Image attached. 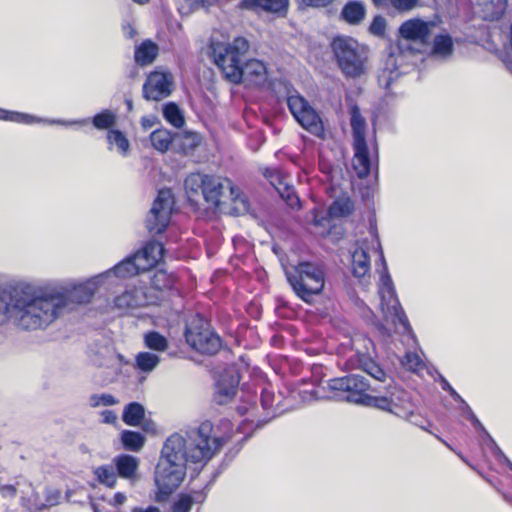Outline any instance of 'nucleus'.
<instances>
[{
    "mask_svg": "<svg viewBox=\"0 0 512 512\" xmlns=\"http://www.w3.org/2000/svg\"><path fill=\"white\" fill-rule=\"evenodd\" d=\"M106 286L101 275L74 284L64 293H37L28 282L0 291V323L13 321L24 330L44 329L70 309V303H89Z\"/></svg>",
    "mask_w": 512,
    "mask_h": 512,
    "instance_id": "1",
    "label": "nucleus"
},
{
    "mask_svg": "<svg viewBox=\"0 0 512 512\" xmlns=\"http://www.w3.org/2000/svg\"><path fill=\"white\" fill-rule=\"evenodd\" d=\"M355 354L350 361L379 383L385 384V391L372 386L365 377L351 374L329 380L328 388L336 392L335 398L350 403L373 407L399 418L407 419L411 414L409 397L405 390L392 385V378L373 360L369 339L358 337L353 340Z\"/></svg>",
    "mask_w": 512,
    "mask_h": 512,
    "instance_id": "2",
    "label": "nucleus"
},
{
    "mask_svg": "<svg viewBox=\"0 0 512 512\" xmlns=\"http://www.w3.org/2000/svg\"><path fill=\"white\" fill-rule=\"evenodd\" d=\"M212 431V423L204 421L196 429L174 433L166 439L155 469L157 501L167 500L180 486L189 462L205 465L220 449V439L212 437Z\"/></svg>",
    "mask_w": 512,
    "mask_h": 512,
    "instance_id": "3",
    "label": "nucleus"
},
{
    "mask_svg": "<svg viewBox=\"0 0 512 512\" xmlns=\"http://www.w3.org/2000/svg\"><path fill=\"white\" fill-rule=\"evenodd\" d=\"M249 49L250 43L244 37H236L231 43L212 38L209 45L210 56L226 79L234 84L262 86L268 80L267 68L257 59H250L243 63Z\"/></svg>",
    "mask_w": 512,
    "mask_h": 512,
    "instance_id": "4",
    "label": "nucleus"
},
{
    "mask_svg": "<svg viewBox=\"0 0 512 512\" xmlns=\"http://www.w3.org/2000/svg\"><path fill=\"white\" fill-rule=\"evenodd\" d=\"M184 188L193 205L204 201L219 212L233 216L243 215L249 210L247 199L228 178L191 173L185 179Z\"/></svg>",
    "mask_w": 512,
    "mask_h": 512,
    "instance_id": "5",
    "label": "nucleus"
},
{
    "mask_svg": "<svg viewBox=\"0 0 512 512\" xmlns=\"http://www.w3.org/2000/svg\"><path fill=\"white\" fill-rule=\"evenodd\" d=\"M331 48L336 63L347 78H360L367 72L368 48L356 39L338 35L333 38Z\"/></svg>",
    "mask_w": 512,
    "mask_h": 512,
    "instance_id": "6",
    "label": "nucleus"
},
{
    "mask_svg": "<svg viewBox=\"0 0 512 512\" xmlns=\"http://www.w3.org/2000/svg\"><path fill=\"white\" fill-rule=\"evenodd\" d=\"M285 275L296 295L307 303L324 288V272L314 263L300 262L286 267Z\"/></svg>",
    "mask_w": 512,
    "mask_h": 512,
    "instance_id": "7",
    "label": "nucleus"
},
{
    "mask_svg": "<svg viewBox=\"0 0 512 512\" xmlns=\"http://www.w3.org/2000/svg\"><path fill=\"white\" fill-rule=\"evenodd\" d=\"M187 343L202 354H215L221 347L220 337L214 333L209 324L201 319H194L188 324L185 332Z\"/></svg>",
    "mask_w": 512,
    "mask_h": 512,
    "instance_id": "8",
    "label": "nucleus"
},
{
    "mask_svg": "<svg viewBox=\"0 0 512 512\" xmlns=\"http://www.w3.org/2000/svg\"><path fill=\"white\" fill-rule=\"evenodd\" d=\"M378 294L380 296V307L386 321L395 326L400 324L405 329L408 328L407 318L396 297L392 279L386 266L384 267V273L381 275Z\"/></svg>",
    "mask_w": 512,
    "mask_h": 512,
    "instance_id": "9",
    "label": "nucleus"
},
{
    "mask_svg": "<svg viewBox=\"0 0 512 512\" xmlns=\"http://www.w3.org/2000/svg\"><path fill=\"white\" fill-rule=\"evenodd\" d=\"M174 203L170 189H162L158 192L145 221L146 228L151 234H160L167 228Z\"/></svg>",
    "mask_w": 512,
    "mask_h": 512,
    "instance_id": "10",
    "label": "nucleus"
},
{
    "mask_svg": "<svg viewBox=\"0 0 512 512\" xmlns=\"http://www.w3.org/2000/svg\"><path fill=\"white\" fill-rule=\"evenodd\" d=\"M287 105L295 120L304 129L315 136L323 134L324 127L320 116L303 96L298 93L289 95Z\"/></svg>",
    "mask_w": 512,
    "mask_h": 512,
    "instance_id": "11",
    "label": "nucleus"
},
{
    "mask_svg": "<svg viewBox=\"0 0 512 512\" xmlns=\"http://www.w3.org/2000/svg\"><path fill=\"white\" fill-rule=\"evenodd\" d=\"M91 363L105 369L110 381H114L129 364L125 357L116 352L111 345H100L93 348L89 355Z\"/></svg>",
    "mask_w": 512,
    "mask_h": 512,
    "instance_id": "12",
    "label": "nucleus"
},
{
    "mask_svg": "<svg viewBox=\"0 0 512 512\" xmlns=\"http://www.w3.org/2000/svg\"><path fill=\"white\" fill-rule=\"evenodd\" d=\"M379 252V257L385 263L378 236L374 233L369 238L356 242V248L352 253V269L356 277H364L370 270V253Z\"/></svg>",
    "mask_w": 512,
    "mask_h": 512,
    "instance_id": "13",
    "label": "nucleus"
},
{
    "mask_svg": "<svg viewBox=\"0 0 512 512\" xmlns=\"http://www.w3.org/2000/svg\"><path fill=\"white\" fill-rule=\"evenodd\" d=\"M160 299L157 295H151L147 289L134 288L126 290L122 294L118 295L113 300V309L119 311V313H128L131 310L154 305Z\"/></svg>",
    "mask_w": 512,
    "mask_h": 512,
    "instance_id": "14",
    "label": "nucleus"
},
{
    "mask_svg": "<svg viewBox=\"0 0 512 512\" xmlns=\"http://www.w3.org/2000/svg\"><path fill=\"white\" fill-rule=\"evenodd\" d=\"M173 76L164 70H155L149 74L143 85V95L147 100L160 101L172 93Z\"/></svg>",
    "mask_w": 512,
    "mask_h": 512,
    "instance_id": "15",
    "label": "nucleus"
},
{
    "mask_svg": "<svg viewBox=\"0 0 512 512\" xmlns=\"http://www.w3.org/2000/svg\"><path fill=\"white\" fill-rule=\"evenodd\" d=\"M432 26L429 22L413 18L401 24L399 34L405 40L424 44L430 38Z\"/></svg>",
    "mask_w": 512,
    "mask_h": 512,
    "instance_id": "16",
    "label": "nucleus"
},
{
    "mask_svg": "<svg viewBox=\"0 0 512 512\" xmlns=\"http://www.w3.org/2000/svg\"><path fill=\"white\" fill-rule=\"evenodd\" d=\"M140 267L141 265L137 260H135V255H133L132 257L121 261L112 269L100 273V275L105 285L110 286L115 283L116 279H125L144 272Z\"/></svg>",
    "mask_w": 512,
    "mask_h": 512,
    "instance_id": "17",
    "label": "nucleus"
},
{
    "mask_svg": "<svg viewBox=\"0 0 512 512\" xmlns=\"http://www.w3.org/2000/svg\"><path fill=\"white\" fill-rule=\"evenodd\" d=\"M239 376L235 370L225 371L215 385L214 399L220 404L228 403L236 394Z\"/></svg>",
    "mask_w": 512,
    "mask_h": 512,
    "instance_id": "18",
    "label": "nucleus"
},
{
    "mask_svg": "<svg viewBox=\"0 0 512 512\" xmlns=\"http://www.w3.org/2000/svg\"><path fill=\"white\" fill-rule=\"evenodd\" d=\"M0 120L12 121L17 123L24 124H34V123H45L48 125H62V126H72V125H84L88 122L87 119L83 120H56V119H42L29 114L8 111L0 108Z\"/></svg>",
    "mask_w": 512,
    "mask_h": 512,
    "instance_id": "19",
    "label": "nucleus"
},
{
    "mask_svg": "<svg viewBox=\"0 0 512 512\" xmlns=\"http://www.w3.org/2000/svg\"><path fill=\"white\" fill-rule=\"evenodd\" d=\"M164 247L162 243L151 240L138 252H136L135 260L141 265L140 269L144 272L150 270L162 259Z\"/></svg>",
    "mask_w": 512,
    "mask_h": 512,
    "instance_id": "20",
    "label": "nucleus"
},
{
    "mask_svg": "<svg viewBox=\"0 0 512 512\" xmlns=\"http://www.w3.org/2000/svg\"><path fill=\"white\" fill-rule=\"evenodd\" d=\"M117 475L123 479L134 482L137 479L139 459L135 456L122 454L113 459Z\"/></svg>",
    "mask_w": 512,
    "mask_h": 512,
    "instance_id": "21",
    "label": "nucleus"
},
{
    "mask_svg": "<svg viewBox=\"0 0 512 512\" xmlns=\"http://www.w3.org/2000/svg\"><path fill=\"white\" fill-rule=\"evenodd\" d=\"M240 8L246 10L262 9L279 15H284L289 6V0H241Z\"/></svg>",
    "mask_w": 512,
    "mask_h": 512,
    "instance_id": "22",
    "label": "nucleus"
},
{
    "mask_svg": "<svg viewBox=\"0 0 512 512\" xmlns=\"http://www.w3.org/2000/svg\"><path fill=\"white\" fill-rule=\"evenodd\" d=\"M478 13L484 20H499L506 9L507 0H476Z\"/></svg>",
    "mask_w": 512,
    "mask_h": 512,
    "instance_id": "23",
    "label": "nucleus"
},
{
    "mask_svg": "<svg viewBox=\"0 0 512 512\" xmlns=\"http://www.w3.org/2000/svg\"><path fill=\"white\" fill-rule=\"evenodd\" d=\"M353 146V169L359 178H365L369 175L371 170V161L367 143H353Z\"/></svg>",
    "mask_w": 512,
    "mask_h": 512,
    "instance_id": "24",
    "label": "nucleus"
},
{
    "mask_svg": "<svg viewBox=\"0 0 512 512\" xmlns=\"http://www.w3.org/2000/svg\"><path fill=\"white\" fill-rule=\"evenodd\" d=\"M107 148L116 151L120 156L127 157L130 151V142L126 135L118 130H109L106 134Z\"/></svg>",
    "mask_w": 512,
    "mask_h": 512,
    "instance_id": "25",
    "label": "nucleus"
},
{
    "mask_svg": "<svg viewBox=\"0 0 512 512\" xmlns=\"http://www.w3.org/2000/svg\"><path fill=\"white\" fill-rule=\"evenodd\" d=\"M379 8L393 9L399 14L409 13L421 6V0H372Z\"/></svg>",
    "mask_w": 512,
    "mask_h": 512,
    "instance_id": "26",
    "label": "nucleus"
},
{
    "mask_svg": "<svg viewBox=\"0 0 512 512\" xmlns=\"http://www.w3.org/2000/svg\"><path fill=\"white\" fill-rule=\"evenodd\" d=\"M350 124L353 133V143H366V121L356 105L350 108Z\"/></svg>",
    "mask_w": 512,
    "mask_h": 512,
    "instance_id": "27",
    "label": "nucleus"
},
{
    "mask_svg": "<svg viewBox=\"0 0 512 512\" xmlns=\"http://www.w3.org/2000/svg\"><path fill=\"white\" fill-rule=\"evenodd\" d=\"M158 55V46L150 40L142 42L135 49V61L141 66L151 64Z\"/></svg>",
    "mask_w": 512,
    "mask_h": 512,
    "instance_id": "28",
    "label": "nucleus"
},
{
    "mask_svg": "<svg viewBox=\"0 0 512 512\" xmlns=\"http://www.w3.org/2000/svg\"><path fill=\"white\" fill-rule=\"evenodd\" d=\"M366 9L363 3L359 1H350L348 2L343 10L342 17L343 19L352 25L359 24L365 17Z\"/></svg>",
    "mask_w": 512,
    "mask_h": 512,
    "instance_id": "29",
    "label": "nucleus"
},
{
    "mask_svg": "<svg viewBox=\"0 0 512 512\" xmlns=\"http://www.w3.org/2000/svg\"><path fill=\"white\" fill-rule=\"evenodd\" d=\"M145 409L138 402H131L125 406L122 419L129 426H139L144 419Z\"/></svg>",
    "mask_w": 512,
    "mask_h": 512,
    "instance_id": "30",
    "label": "nucleus"
},
{
    "mask_svg": "<svg viewBox=\"0 0 512 512\" xmlns=\"http://www.w3.org/2000/svg\"><path fill=\"white\" fill-rule=\"evenodd\" d=\"M117 120L118 116L114 111L105 109L97 113L91 121L96 129L109 131L115 129L114 127L117 124Z\"/></svg>",
    "mask_w": 512,
    "mask_h": 512,
    "instance_id": "31",
    "label": "nucleus"
},
{
    "mask_svg": "<svg viewBox=\"0 0 512 512\" xmlns=\"http://www.w3.org/2000/svg\"><path fill=\"white\" fill-rule=\"evenodd\" d=\"M453 42L448 35H438L434 38L432 53L438 58L445 59L452 54Z\"/></svg>",
    "mask_w": 512,
    "mask_h": 512,
    "instance_id": "32",
    "label": "nucleus"
},
{
    "mask_svg": "<svg viewBox=\"0 0 512 512\" xmlns=\"http://www.w3.org/2000/svg\"><path fill=\"white\" fill-rule=\"evenodd\" d=\"M152 146L159 152H166L172 143V134L166 129H157L150 135Z\"/></svg>",
    "mask_w": 512,
    "mask_h": 512,
    "instance_id": "33",
    "label": "nucleus"
},
{
    "mask_svg": "<svg viewBox=\"0 0 512 512\" xmlns=\"http://www.w3.org/2000/svg\"><path fill=\"white\" fill-rule=\"evenodd\" d=\"M165 120L175 128H181L185 124L184 116L177 104L169 102L163 107Z\"/></svg>",
    "mask_w": 512,
    "mask_h": 512,
    "instance_id": "34",
    "label": "nucleus"
},
{
    "mask_svg": "<svg viewBox=\"0 0 512 512\" xmlns=\"http://www.w3.org/2000/svg\"><path fill=\"white\" fill-rule=\"evenodd\" d=\"M121 441L125 449L139 451L145 443V438L139 432L124 430L121 433Z\"/></svg>",
    "mask_w": 512,
    "mask_h": 512,
    "instance_id": "35",
    "label": "nucleus"
},
{
    "mask_svg": "<svg viewBox=\"0 0 512 512\" xmlns=\"http://www.w3.org/2000/svg\"><path fill=\"white\" fill-rule=\"evenodd\" d=\"M116 469L114 466L110 465H103L95 470V476L97 477L98 481L109 487L113 488L117 483V472H115Z\"/></svg>",
    "mask_w": 512,
    "mask_h": 512,
    "instance_id": "36",
    "label": "nucleus"
},
{
    "mask_svg": "<svg viewBox=\"0 0 512 512\" xmlns=\"http://www.w3.org/2000/svg\"><path fill=\"white\" fill-rule=\"evenodd\" d=\"M352 209V202L348 198H339L329 207L328 215L330 218H341L348 216Z\"/></svg>",
    "mask_w": 512,
    "mask_h": 512,
    "instance_id": "37",
    "label": "nucleus"
},
{
    "mask_svg": "<svg viewBox=\"0 0 512 512\" xmlns=\"http://www.w3.org/2000/svg\"><path fill=\"white\" fill-rule=\"evenodd\" d=\"M159 362V356L151 352H140L136 356V367L143 372L153 371Z\"/></svg>",
    "mask_w": 512,
    "mask_h": 512,
    "instance_id": "38",
    "label": "nucleus"
},
{
    "mask_svg": "<svg viewBox=\"0 0 512 512\" xmlns=\"http://www.w3.org/2000/svg\"><path fill=\"white\" fill-rule=\"evenodd\" d=\"M145 345L154 351L163 352L168 348L167 339L158 332H149L144 336Z\"/></svg>",
    "mask_w": 512,
    "mask_h": 512,
    "instance_id": "39",
    "label": "nucleus"
},
{
    "mask_svg": "<svg viewBox=\"0 0 512 512\" xmlns=\"http://www.w3.org/2000/svg\"><path fill=\"white\" fill-rule=\"evenodd\" d=\"M152 288L147 290L151 295V290L163 291L171 289L174 285V279L172 276L167 275L165 271H158L155 273L151 280Z\"/></svg>",
    "mask_w": 512,
    "mask_h": 512,
    "instance_id": "40",
    "label": "nucleus"
},
{
    "mask_svg": "<svg viewBox=\"0 0 512 512\" xmlns=\"http://www.w3.org/2000/svg\"><path fill=\"white\" fill-rule=\"evenodd\" d=\"M89 406L92 408L109 407L119 403V400L112 394L101 393L92 394L88 400Z\"/></svg>",
    "mask_w": 512,
    "mask_h": 512,
    "instance_id": "41",
    "label": "nucleus"
},
{
    "mask_svg": "<svg viewBox=\"0 0 512 512\" xmlns=\"http://www.w3.org/2000/svg\"><path fill=\"white\" fill-rule=\"evenodd\" d=\"M402 364L413 373H419L424 368V362L416 352H407L402 360Z\"/></svg>",
    "mask_w": 512,
    "mask_h": 512,
    "instance_id": "42",
    "label": "nucleus"
},
{
    "mask_svg": "<svg viewBox=\"0 0 512 512\" xmlns=\"http://www.w3.org/2000/svg\"><path fill=\"white\" fill-rule=\"evenodd\" d=\"M461 404V407L460 409L462 410V412L466 415V417L471 421V423L477 428L479 429L480 431H482L487 437L490 438L488 432L486 431V429L484 428V426L482 425V423L479 421V419L476 417V415L473 413L472 409L470 408V406L466 403L465 400H463L462 402H460Z\"/></svg>",
    "mask_w": 512,
    "mask_h": 512,
    "instance_id": "43",
    "label": "nucleus"
},
{
    "mask_svg": "<svg viewBox=\"0 0 512 512\" xmlns=\"http://www.w3.org/2000/svg\"><path fill=\"white\" fill-rule=\"evenodd\" d=\"M194 499L190 495H181L173 505V512H190Z\"/></svg>",
    "mask_w": 512,
    "mask_h": 512,
    "instance_id": "44",
    "label": "nucleus"
},
{
    "mask_svg": "<svg viewBox=\"0 0 512 512\" xmlns=\"http://www.w3.org/2000/svg\"><path fill=\"white\" fill-rule=\"evenodd\" d=\"M387 22L386 19L380 15L375 16L370 27L369 31L371 34L375 36H383L386 31Z\"/></svg>",
    "mask_w": 512,
    "mask_h": 512,
    "instance_id": "45",
    "label": "nucleus"
},
{
    "mask_svg": "<svg viewBox=\"0 0 512 512\" xmlns=\"http://www.w3.org/2000/svg\"><path fill=\"white\" fill-rule=\"evenodd\" d=\"M442 389L449 392V394L459 403L462 402L464 399L456 392V390L450 385V383L447 381L445 377H443L441 374L438 373V379H437Z\"/></svg>",
    "mask_w": 512,
    "mask_h": 512,
    "instance_id": "46",
    "label": "nucleus"
},
{
    "mask_svg": "<svg viewBox=\"0 0 512 512\" xmlns=\"http://www.w3.org/2000/svg\"><path fill=\"white\" fill-rule=\"evenodd\" d=\"M102 422L106 424H115L117 415L112 410H104L101 412Z\"/></svg>",
    "mask_w": 512,
    "mask_h": 512,
    "instance_id": "47",
    "label": "nucleus"
},
{
    "mask_svg": "<svg viewBox=\"0 0 512 512\" xmlns=\"http://www.w3.org/2000/svg\"><path fill=\"white\" fill-rule=\"evenodd\" d=\"M0 494L3 497L13 498L16 495V488L13 485H3L0 487Z\"/></svg>",
    "mask_w": 512,
    "mask_h": 512,
    "instance_id": "48",
    "label": "nucleus"
},
{
    "mask_svg": "<svg viewBox=\"0 0 512 512\" xmlns=\"http://www.w3.org/2000/svg\"><path fill=\"white\" fill-rule=\"evenodd\" d=\"M333 1L334 0H303V3L311 7H326Z\"/></svg>",
    "mask_w": 512,
    "mask_h": 512,
    "instance_id": "49",
    "label": "nucleus"
},
{
    "mask_svg": "<svg viewBox=\"0 0 512 512\" xmlns=\"http://www.w3.org/2000/svg\"><path fill=\"white\" fill-rule=\"evenodd\" d=\"M391 80L392 77L388 76V73L386 71H383L378 77L379 84L384 88H388L390 86Z\"/></svg>",
    "mask_w": 512,
    "mask_h": 512,
    "instance_id": "50",
    "label": "nucleus"
},
{
    "mask_svg": "<svg viewBox=\"0 0 512 512\" xmlns=\"http://www.w3.org/2000/svg\"><path fill=\"white\" fill-rule=\"evenodd\" d=\"M126 501V495L124 493H116L114 495V505L116 506H120V505H123Z\"/></svg>",
    "mask_w": 512,
    "mask_h": 512,
    "instance_id": "51",
    "label": "nucleus"
},
{
    "mask_svg": "<svg viewBox=\"0 0 512 512\" xmlns=\"http://www.w3.org/2000/svg\"><path fill=\"white\" fill-rule=\"evenodd\" d=\"M132 512H161V511L159 508H157L155 506H149L147 508H140V507L134 508L132 510Z\"/></svg>",
    "mask_w": 512,
    "mask_h": 512,
    "instance_id": "52",
    "label": "nucleus"
},
{
    "mask_svg": "<svg viewBox=\"0 0 512 512\" xmlns=\"http://www.w3.org/2000/svg\"><path fill=\"white\" fill-rule=\"evenodd\" d=\"M154 125V118L151 117H143L142 118V126L145 129L151 128Z\"/></svg>",
    "mask_w": 512,
    "mask_h": 512,
    "instance_id": "53",
    "label": "nucleus"
},
{
    "mask_svg": "<svg viewBox=\"0 0 512 512\" xmlns=\"http://www.w3.org/2000/svg\"><path fill=\"white\" fill-rule=\"evenodd\" d=\"M286 201L291 207H295L299 203L298 197L291 195L290 193L288 194Z\"/></svg>",
    "mask_w": 512,
    "mask_h": 512,
    "instance_id": "54",
    "label": "nucleus"
},
{
    "mask_svg": "<svg viewBox=\"0 0 512 512\" xmlns=\"http://www.w3.org/2000/svg\"><path fill=\"white\" fill-rule=\"evenodd\" d=\"M124 33L128 38H133L134 35L136 34L134 28L130 25L124 28Z\"/></svg>",
    "mask_w": 512,
    "mask_h": 512,
    "instance_id": "55",
    "label": "nucleus"
},
{
    "mask_svg": "<svg viewBox=\"0 0 512 512\" xmlns=\"http://www.w3.org/2000/svg\"><path fill=\"white\" fill-rule=\"evenodd\" d=\"M144 430L145 431H155V425L152 422H147L144 424Z\"/></svg>",
    "mask_w": 512,
    "mask_h": 512,
    "instance_id": "56",
    "label": "nucleus"
},
{
    "mask_svg": "<svg viewBox=\"0 0 512 512\" xmlns=\"http://www.w3.org/2000/svg\"><path fill=\"white\" fill-rule=\"evenodd\" d=\"M20 282H21V281L8 283V284H6L5 286L0 287V291H1V290H5V289H7L9 286H11V285H15V284H18V283H20ZM3 324H4V323H0V326H2Z\"/></svg>",
    "mask_w": 512,
    "mask_h": 512,
    "instance_id": "57",
    "label": "nucleus"
},
{
    "mask_svg": "<svg viewBox=\"0 0 512 512\" xmlns=\"http://www.w3.org/2000/svg\"><path fill=\"white\" fill-rule=\"evenodd\" d=\"M133 1L136 3H139V4H145L146 2H148V0H133Z\"/></svg>",
    "mask_w": 512,
    "mask_h": 512,
    "instance_id": "58",
    "label": "nucleus"
},
{
    "mask_svg": "<svg viewBox=\"0 0 512 512\" xmlns=\"http://www.w3.org/2000/svg\"><path fill=\"white\" fill-rule=\"evenodd\" d=\"M126 103H127L128 109L131 110L132 109V101L127 100Z\"/></svg>",
    "mask_w": 512,
    "mask_h": 512,
    "instance_id": "59",
    "label": "nucleus"
},
{
    "mask_svg": "<svg viewBox=\"0 0 512 512\" xmlns=\"http://www.w3.org/2000/svg\"><path fill=\"white\" fill-rule=\"evenodd\" d=\"M505 461L508 463L510 469L512 470V463L505 457Z\"/></svg>",
    "mask_w": 512,
    "mask_h": 512,
    "instance_id": "60",
    "label": "nucleus"
}]
</instances>
